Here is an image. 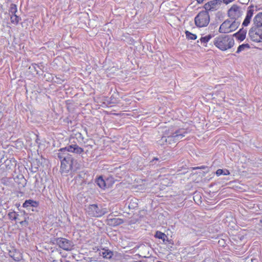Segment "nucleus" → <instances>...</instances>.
I'll use <instances>...</instances> for the list:
<instances>
[{"mask_svg": "<svg viewBox=\"0 0 262 262\" xmlns=\"http://www.w3.org/2000/svg\"><path fill=\"white\" fill-rule=\"evenodd\" d=\"M100 255L102 256L104 258L111 259L113 256V252L108 250L103 249L100 252Z\"/></svg>", "mask_w": 262, "mask_h": 262, "instance_id": "f3484780", "label": "nucleus"}, {"mask_svg": "<svg viewBox=\"0 0 262 262\" xmlns=\"http://www.w3.org/2000/svg\"><path fill=\"white\" fill-rule=\"evenodd\" d=\"M250 48V45L248 43H244L239 45L236 52V53H239L241 52L244 51L245 49H249Z\"/></svg>", "mask_w": 262, "mask_h": 262, "instance_id": "b1692460", "label": "nucleus"}, {"mask_svg": "<svg viewBox=\"0 0 262 262\" xmlns=\"http://www.w3.org/2000/svg\"><path fill=\"white\" fill-rule=\"evenodd\" d=\"M18 214H16L15 212H11L8 214L10 220L16 221L17 219V216Z\"/></svg>", "mask_w": 262, "mask_h": 262, "instance_id": "cd10ccee", "label": "nucleus"}, {"mask_svg": "<svg viewBox=\"0 0 262 262\" xmlns=\"http://www.w3.org/2000/svg\"><path fill=\"white\" fill-rule=\"evenodd\" d=\"M239 25L238 20L227 19L221 25L219 31L221 33H229L236 30Z\"/></svg>", "mask_w": 262, "mask_h": 262, "instance_id": "20e7f679", "label": "nucleus"}, {"mask_svg": "<svg viewBox=\"0 0 262 262\" xmlns=\"http://www.w3.org/2000/svg\"><path fill=\"white\" fill-rule=\"evenodd\" d=\"M213 36L211 34L207 35L204 37H202L200 39L201 44L205 47H207V43L212 38Z\"/></svg>", "mask_w": 262, "mask_h": 262, "instance_id": "a211bd4d", "label": "nucleus"}, {"mask_svg": "<svg viewBox=\"0 0 262 262\" xmlns=\"http://www.w3.org/2000/svg\"><path fill=\"white\" fill-rule=\"evenodd\" d=\"M210 22V15L208 12L200 11L194 18L195 25L199 28L206 27Z\"/></svg>", "mask_w": 262, "mask_h": 262, "instance_id": "39448f33", "label": "nucleus"}, {"mask_svg": "<svg viewBox=\"0 0 262 262\" xmlns=\"http://www.w3.org/2000/svg\"><path fill=\"white\" fill-rule=\"evenodd\" d=\"M198 4L202 3L205 0H196Z\"/></svg>", "mask_w": 262, "mask_h": 262, "instance_id": "72a5a7b5", "label": "nucleus"}, {"mask_svg": "<svg viewBox=\"0 0 262 262\" xmlns=\"http://www.w3.org/2000/svg\"><path fill=\"white\" fill-rule=\"evenodd\" d=\"M76 136L77 139H81L82 141L83 140V137L82 136V134L80 133H78L76 134Z\"/></svg>", "mask_w": 262, "mask_h": 262, "instance_id": "7c9ffc66", "label": "nucleus"}, {"mask_svg": "<svg viewBox=\"0 0 262 262\" xmlns=\"http://www.w3.org/2000/svg\"><path fill=\"white\" fill-rule=\"evenodd\" d=\"M223 2V0H212L208 3H206L204 8L205 10L208 12L210 11H214L219 9L221 5Z\"/></svg>", "mask_w": 262, "mask_h": 262, "instance_id": "9b49d317", "label": "nucleus"}, {"mask_svg": "<svg viewBox=\"0 0 262 262\" xmlns=\"http://www.w3.org/2000/svg\"><path fill=\"white\" fill-rule=\"evenodd\" d=\"M216 174L217 176H220L221 175L227 176V175L230 174V172L227 169H219L216 171Z\"/></svg>", "mask_w": 262, "mask_h": 262, "instance_id": "412c9836", "label": "nucleus"}, {"mask_svg": "<svg viewBox=\"0 0 262 262\" xmlns=\"http://www.w3.org/2000/svg\"><path fill=\"white\" fill-rule=\"evenodd\" d=\"M159 161L161 162V160H160L159 158H154L151 161H150V165H154L156 164V162Z\"/></svg>", "mask_w": 262, "mask_h": 262, "instance_id": "c85d7f7f", "label": "nucleus"}, {"mask_svg": "<svg viewBox=\"0 0 262 262\" xmlns=\"http://www.w3.org/2000/svg\"><path fill=\"white\" fill-rule=\"evenodd\" d=\"M39 205V203L32 200H27L23 204V207L26 208L28 210L34 211V207H37Z\"/></svg>", "mask_w": 262, "mask_h": 262, "instance_id": "ddd939ff", "label": "nucleus"}, {"mask_svg": "<svg viewBox=\"0 0 262 262\" xmlns=\"http://www.w3.org/2000/svg\"><path fill=\"white\" fill-rule=\"evenodd\" d=\"M57 157L60 160V171L61 173H68L74 169V165L76 163V160L62 148L58 150Z\"/></svg>", "mask_w": 262, "mask_h": 262, "instance_id": "f257e3e1", "label": "nucleus"}, {"mask_svg": "<svg viewBox=\"0 0 262 262\" xmlns=\"http://www.w3.org/2000/svg\"><path fill=\"white\" fill-rule=\"evenodd\" d=\"M255 11H256V7L254 5H251L248 7L246 17L242 23L243 27H247L250 24Z\"/></svg>", "mask_w": 262, "mask_h": 262, "instance_id": "9d476101", "label": "nucleus"}, {"mask_svg": "<svg viewBox=\"0 0 262 262\" xmlns=\"http://www.w3.org/2000/svg\"><path fill=\"white\" fill-rule=\"evenodd\" d=\"M11 22L14 24L17 25L19 20L21 19L20 17L16 15V14L11 15L10 17Z\"/></svg>", "mask_w": 262, "mask_h": 262, "instance_id": "5701e85b", "label": "nucleus"}, {"mask_svg": "<svg viewBox=\"0 0 262 262\" xmlns=\"http://www.w3.org/2000/svg\"><path fill=\"white\" fill-rule=\"evenodd\" d=\"M213 44L220 50L226 51L234 46V40L231 36L220 35L214 39Z\"/></svg>", "mask_w": 262, "mask_h": 262, "instance_id": "f03ea898", "label": "nucleus"}, {"mask_svg": "<svg viewBox=\"0 0 262 262\" xmlns=\"http://www.w3.org/2000/svg\"><path fill=\"white\" fill-rule=\"evenodd\" d=\"M21 186H20L22 187H25L27 184V181L23 176L21 177Z\"/></svg>", "mask_w": 262, "mask_h": 262, "instance_id": "c756f323", "label": "nucleus"}, {"mask_svg": "<svg viewBox=\"0 0 262 262\" xmlns=\"http://www.w3.org/2000/svg\"><path fill=\"white\" fill-rule=\"evenodd\" d=\"M250 0H240L239 3L242 4L247 5L249 2Z\"/></svg>", "mask_w": 262, "mask_h": 262, "instance_id": "2f4dec72", "label": "nucleus"}, {"mask_svg": "<svg viewBox=\"0 0 262 262\" xmlns=\"http://www.w3.org/2000/svg\"><path fill=\"white\" fill-rule=\"evenodd\" d=\"M205 168L204 166H201V167H196L194 168V169H204Z\"/></svg>", "mask_w": 262, "mask_h": 262, "instance_id": "473e14b6", "label": "nucleus"}, {"mask_svg": "<svg viewBox=\"0 0 262 262\" xmlns=\"http://www.w3.org/2000/svg\"><path fill=\"white\" fill-rule=\"evenodd\" d=\"M155 236L156 238L162 239L164 244H166L167 243H171V240L168 239V236L165 233L161 231H157Z\"/></svg>", "mask_w": 262, "mask_h": 262, "instance_id": "2eb2a0df", "label": "nucleus"}, {"mask_svg": "<svg viewBox=\"0 0 262 262\" xmlns=\"http://www.w3.org/2000/svg\"><path fill=\"white\" fill-rule=\"evenodd\" d=\"M62 148L66 150L67 152H71L79 155L83 152V148L76 144H71Z\"/></svg>", "mask_w": 262, "mask_h": 262, "instance_id": "f8f14e48", "label": "nucleus"}, {"mask_svg": "<svg viewBox=\"0 0 262 262\" xmlns=\"http://www.w3.org/2000/svg\"><path fill=\"white\" fill-rule=\"evenodd\" d=\"M247 34V29H244L243 27L239 29V30L233 34L234 36L238 40L241 41L244 40L246 38Z\"/></svg>", "mask_w": 262, "mask_h": 262, "instance_id": "4468645a", "label": "nucleus"}, {"mask_svg": "<svg viewBox=\"0 0 262 262\" xmlns=\"http://www.w3.org/2000/svg\"><path fill=\"white\" fill-rule=\"evenodd\" d=\"M96 183L101 188H104L105 187V181L101 176H100L96 179Z\"/></svg>", "mask_w": 262, "mask_h": 262, "instance_id": "aec40b11", "label": "nucleus"}, {"mask_svg": "<svg viewBox=\"0 0 262 262\" xmlns=\"http://www.w3.org/2000/svg\"><path fill=\"white\" fill-rule=\"evenodd\" d=\"M52 243L59 246V248L65 251H70L74 246L73 243L71 241L63 237L54 238L52 240Z\"/></svg>", "mask_w": 262, "mask_h": 262, "instance_id": "0eeeda50", "label": "nucleus"}, {"mask_svg": "<svg viewBox=\"0 0 262 262\" xmlns=\"http://www.w3.org/2000/svg\"><path fill=\"white\" fill-rule=\"evenodd\" d=\"M187 133V131L184 128H179L176 130L168 129L165 131L162 140L169 144L176 143L182 139Z\"/></svg>", "mask_w": 262, "mask_h": 262, "instance_id": "7ed1b4c3", "label": "nucleus"}, {"mask_svg": "<svg viewBox=\"0 0 262 262\" xmlns=\"http://www.w3.org/2000/svg\"><path fill=\"white\" fill-rule=\"evenodd\" d=\"M185 33L186 37L188 39L195 40L197 38L196 34H193L188 31H186Z\"/></svg>", "mask_w": 262, "mask_h": 262, "instance_id": "393cba45", "label": "nucleus"}, {"mask_svg": "<svg viewBox=\"0 0 262 262\" xmlns=\"http://www.w3.org/2000/svg\"><path fill=\"white\" fill-rule=\"evenodd\" d=\"M110 220L111 223L115 226L119 225L123 223V220L119 218L110 219Z\"/></svg>", "mask_w": 262, "mask_h": 262, "instance_id": "4be33fe9", "label": "nucleus"}, {"mask_svg": "<svg viewBox=\"0 0 262 262\" xmlns=\"http://www.w3.org/2000/svg\"><path fill=\"white\" fill-rule=\"evenodd\" d=\"M253 26L262 28V12L258 13L253 18Z\"/></svg>", "mask_w": 262, "mask_h": 262, "instance_id": "dca6fc26", "label": "nucleus"}, {"mask_svg": "<svg viewBox=\"0 0 262 262\" xmlns=\"http://www.w3.org/2000/svg\"><path fill=\"white\" fill-rule=\"evenodd\" d=\"M136 199H132L128 205V208L129 209H135L138 207V203Z\"/></svg>", "mask_w": 262, "mask_h": 262, "instance_id": "a878e982", "label": "nucleus"}, {"mask_svg": "<svg viewBox=\"0 0 262 262\" xmlns=\"http://www.w3.org/2000/svg\"><path fill=\"white\" fill-rule=\"evenodd\" d=\"M248 34L252 41L256 42H262V28L252 25Z\"/></svg>", "mask_w": 262, "mask_h": 262, "instance_id": "6e6552de", "label": "nucleus"}, {"mask_svg": "<svg viewBox=\"0 0 262 262\" xmlns=\"http://www.w3.org/2000/svg\"><path fill=\"white\" fill-rule=\"evenodd\" d=\"M134 262H140V261H134Z\"/></svg>", "mask_w": 262, "mask_h": 262, "instance_id": "f704fd0d", "label": "nucleus"}, {"mask_svg": "<svg viewBox=\"0 0 262 262\" xmlns=\"http://www.w3.org/2000/svg\"><path fill=\"white\" fill-rule=\"evenodd\" d=\"M243 13L242 8L235 4L233 5L228 11V16L233 20H237L242 16Z\"/></svg>", "mask_w": 262, "mask_h": 262, "instance_id": "1a4fd4ad", "label": "nucleus"}, {"mask_svg": "<svg viewBox=\"0 0 262 262\" xmlns=\"http://www.w3.org/2000/svg\"><path fill=\"white\" fill-rule=\"evenodd\" d=\"M9 255L15 261H18L21 259V254L18 252H9Z\"/></svg>", "mask_w": 262, "mask_h": 262, "instance_id": "6ab92c4d", "label": "nucleus"}, {"mask_svg": "<svg viewBox=\"0 0 262 262\" xmlns=\"http://www.w3.org/2000/svg\"><path fill=\"white\" fill-rule=\"evenodd\" d=\"M17 11V9L16 5L14 4H11L10 7L9 13L11 15L16 14Z\"/></svg>", "mask_w": 262, "mask_h": 262, "instance_id": "bb28decb", "label": "nucleus"}, {"mask_svg": "<svg viewBox=\"0 0 262 262\" xmlns=\"http://www.w3.org/2000/svg\"><path fill=\"white\" fill-rule=\"evenodd\" d=\"M86 212L92 217H100L107 213V209L97 204L90 205L86 208Z\"/></svg>", "mask_w": 262, "mask_h": 262, "instance_id": "423d86ee", "label": "nucleus"}]
</instances>
